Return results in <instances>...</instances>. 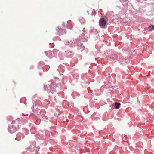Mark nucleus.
Instances as JSON below:
<instances>
[{
  "mask_svg": "<svg viewBox=\"0 0 154 154\" xmlns=\"http://www.w3.org/2000/svg\"><path fill=\"white\" fill-rule=\"evenodd\" d=\"M55 85L53 83H52L49 85H46L44 86V88L45 90L48 93H54L56 92L55 89L54 88Z\"/></svg>",
  "mask_w": 154,
  "mask_h": 154,
  "instance_id": "nucleus-1",
  "label": "nucleus"
},
{
  "mask_svg": "<svg viewBox=\"0 0 154 154\" xmlns=\"http://www.w3.org/2000/svg\"><path fill=\"white\" fill-rule=\"evenodd\" d=\"M65 28V25L64 23H62L61 24H60L56 29V30L57 32V34L60 35L65 34L66 32L64 30Z\"/></svg>",
  "mask_w": 154,
  "mask_h": 154,
  "instance_id": "nucleus-2",
  "label": "nucleus"
},
{
  "mask_svg": "<svg viewBox=\"0 0 154 154\" xmlns=\"http://www.w3.org/2000/svg\"><path fill=\"white\" fill-rule=\"evenodd\" d=\"M106 23V20L104 18H101L99 21V24L100 26H105Z\"/></svg>",
  "mask_w": 154,
  "mask_h": 154,
  "instance_id": "nucleus-3",
  "label": "nucleus"
},
{
  "mask_svg": "<svg viewBox=\"0 0 154 154\" xmlns=\"http://www.w3.org/2000/svg\"><path fill=\"white\" fill-rule=\"evenodd\" d=\"M120 103L118 102H116L115 103V107L116 109H118L119 108L120 106Z\"/></svg>",
  "mask_w": 154,
  "mask_h": 154,
  "instance_id": "nucleus-4",
  "label": "nucleus"
},
{
  "mask_svg": "<svg viewBox=\"0 0 154 154\" xmlns=\"http://www.w3.org/2000/svg\"><path fill=\"white\" fill-rule=\"evenodd\" d=\"M149 30V31H152L154 30V26L151 25L149 26L148 28Z\"/></svg>",
  "mask_w": 154,
  "mask_h": 154,
  "instance_id": "nucleus-5",
  "label": "nucleus"
},
{
  "mask_svg": "<svg viewBox=\"0 0 154 154\" xmlns=\"http://www.w3.org/2000/svg\"><path fill=\"white\" fill-rule=\"evenodd\" d=\"M94 32H95L96 34H97V31L95 29H94L91 31V33H92Z\"/></svg>",
  "mask_w": 154,
  "mask_h": 154,
  "instance_id": "nucleus-6",
  "label": "nucleus"
},
{
  "mask_svg": "<svg viewBox=\"0 0 154 154\" xmlns=\"http://www.w3.org/2000/svg\"><path fill=\"white\" fill-rule=\"evenodd\" d=\"M122 1L123 2H126L127 0H122Z\"/></svg>",
  "mask_w": 154,
  "mask_h": 154,
  "instance_id": "nucleus-7",
  "label": "nucleus"
}]
</instances>
